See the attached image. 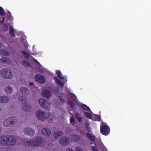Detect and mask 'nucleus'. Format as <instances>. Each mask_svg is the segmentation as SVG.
I'll list each match as a JSON object with an SVG mask.
<instances>
[{"instance_id":"obj_8","label":"nucleus","mask_w":151,"mask_h":151,"mask_svg":"<svg viewBox=\"0 0 151 151\" xmlns=\"http://www.w3.org/2000/svg\"><path fill=\"white\" fill-rule=\"evenodd\" d=\"M70 138L66 136L62 137L59 140L60 144L62 145H66L70 142Z\"/></svg>"},{"instance_id":"obj_31","label":"nucleus","mask_w":151,"mask_h":151,"mask_svg":"<svg viewBox=\"0 0 151 151\" xmlns=\"http://www.w3.org/2000/svg\"><path fill=\"white\" fill-rule=\"evenodd\" d=\"M0 14L1 16H4L5 15V11L4 9L1 6H0Z\"/></svg>"},{"instance_id":"obj_5","label":"nucleus","mask_w":151,"mask_h":151,"mask_svg":"<svg viewBox=\"0 0 151 151\" xmlns=\"http://www.w3.org/2000/svg\"><path fill=\"white\" fill-rule=\"evenodd\" d=\"M42 140L40 138H37L35 141H29L25 142L26 146L37 147L40 146L42 143Z\"/></svg>"},{"instance_id":"obj_17","label":"nucleus","mask_w":151,"mask_h":151,"mask_svg":"<svg viewBox=\"0 0 151 151\" xmlns=\"http://www.w3.org/2000/svg\"><path fill=\"white\" fill-rule=\"evenodd\" d=\"M9 101V98L6 96L0 97V103H6Z\"/></svg>"},{"instance_id":"obj_47","label":"nucleus","mask_w":151,"mask_h":151,"mask_svg":"<svg viewBox=\"0 0 151 151\" xmlns=\"http://www.w3.org/2000/svg\"><path fill=\"white\" fill-rule=\"evenodd\" d=\"M38 71H39V72H40V73H42V72H43V70H42V69H40V68H39V69Z\"/></svg>"},{"instance_id":"obj_19","label":"nucleus","mask_w":151,"mask_h":151,"mask_svg":"<svg viewBox=\"0 0 151 151\" xmlns=\"http://www.w3.org/2000/svg\"><path fill=\"white\" fill-rule=\"evenodd\" d=\"M0 53L4 55L9 56L10 55V53L8 51L4 49H0Z\"/></svg>"},{"instance_id":"obj_25","label":"nucleus","mask_w":151,"mask_h":151,"mask_svg":"<svg viewBox=\"0 0 151 151\" xmlns=\"http://www.w3.org/2000/svg\"><path fill=\"white\" fill-rule=\"evenodd\" d=\"M63 133L62 131H58L57 132H55L54 134V137L55 138H58L62 135Z\"/></svg>"},{"instance_id":"obj_30","label":"nucleus","mask_w":151,"mask_h":151,"mask_svg":"<svg viewBox=\"0 0 151 151\" xmlns=\"http://www.w3.org/2000/svg\"><path fill=\"white\" fill-rule=\"evenodd\" d=\"M86 129V130L89 132H90L91 131V130L89 127V123H86V124L85 125Z\"/></svg>"},{"instance_id":"obj_36","label":"nucleus","mask_w":151,"mask_h":151,"mask_svg":"<svg viewBox=\"0 0 151 151\" xmlns=\"http://www.w3.org/2000/svg\"><path fill=\"white\" fill-rule=\"evenodd\" d=\"M92 149L93 151H99L97 147L95 146L92 147Z\"/></svg>"},{"instance_id":"obj_6","label":"nucleus","mask_w":151,"mask_h":151,"mask_svg":"<svg viewBox=\"0 0 151 151\" xmlns=\"http://www.w3.org/2000/svg\"><path fill=\"white\" fill-rule=\"evenodd\" d=\"M110 130L109 127L106 124L101 125L100 127V132L103 135L107 136L110 132Z\"/></svg>"},{"instance_id":"obj_15","label":"nucleus","mask_w":151,"mask_h":151,"mask_svg":"<svg viewBox=\"0 0 151 151\" xmlns=\"http://www.w3.org/2000/svg\"><path fill=\"white\" fill-rule=\"evenodd\" d=\"M51 133V131L49 129L44 128L42 130V134L45 136H49L50 135Z\"/></svg>"},{"instance_id":"obj_32","label":"nucleus","mask_w":151,"mask_h":151,"mask_svg":"<svg viewBox=\"0 0 151 151\" xmlns=\"http://www.w3.org/2000/svg\"><path fill=\"white\" fill-rule=\"evenodd\" d=\"M61 95L62 96H59L60 100L63 103H64L65 102V100L64 98L63 97V96H65V94L63 93L61 94Z\"/></svg>"},{"instance_id":"obj_38","label":"nucleus","mask_w":151,"mask_h":151,"mask_svg":"<svg viewBox=\"0 0 151 151\" xmlns=\"http://www.w3.org/2000/svg\"><path fill=\"white\" fill-rule=\"evenodd\" d=\"M14 123H3V125L4 126H5L6 127H9V124L12 125Z\"/></svg>"},{"instance_id":"obj_22","label":"nucleus","mask_w":151,"mask_h":151,"mask_svg":"<svg viewBox=\"0 0 151 151\" xmlns=\"http://www.w3.org/2000/svg\"><path fill=\"white\" fill-rule=\"evenodd\" d=\"M86 135L89 139L92 141H94L95 140V137L90 133H87Z\"/></svg>"},{"instance_id":"obj_45","label":"nucleus","mask_w":151,"mask_h":151,"mask_svg":"<svg viewBox=\"0 0 151 151\" xmlns=\"http://www.w3.org/2000/svg\"><path fill=\"white\" fill-rule=\"evenodd\" d=\"M59 90V87H57L55 89V91L57 93H58V91Z\"/></svg>"},{"instance_id":"obj_7","label":"nucleus","mask_w":151,"mask_h":151,"mask_svg":"<svg viewBox=\"0 0 151 151\" xmlns=\"http://www.w3.org/2000/svg\"><path fill=\"white\" fill-rule=\"evenodd\" d=\"M38 102L42 108L46 110H49L50 109V104L45 99L43 98L40 99L39 100Z\"/></svg>"},{"instance_id":"obj_28","label":"nucleus","mask_w":151,"mask_h":151,"mask_svg":"<svg viewBox=\"0 0 151 151\" xmlns=\"http://www.w3.org/2000/svg\"><path fill=\"white\" fill-rule=\"evenodd\" d=\"M76 117L79 122H81L82 121V118L81 114L76 113Z\"/></svg>"},{"instance_id":"obj_20","label":"nucleus","mask_w":151,"mask_h":151,"mask_svg":"<svg viewBox=\"0 0 151 151\" xmlns=\"http://www.w3.org/2000/svg\"><path fill=\"white\" fill-rule=\"evenodd\" d=\"M68 103L71 108L74 109H76L77 106L75 103H73V101L69 100L68 101Z\"/></svg>"},{"instance_id":"obj_11","label":"nucleus","mask_w":151,"mask_h":151,"mask_svg":"<svg viewBox=\"0 0 151 151\" xmlns=\"http://www.w3.org/2000/svg\"><path fill=\"white\" fill-rule=\"evenodd\" d=\"M17 120V118L15 117H9L5 120L4 123H15Z\"/></svg>"},{"instance_id":"obj_33","label":"nucleus","mask_w":151,"mask_h":151,"mask_svg":"<svg viewBox=\"0 0 151 151\" xmlns=\"http://www.w3.org/2000/svg\"><path fill=\"white\" fill-rule=\"evenodd\" d=\"M8 29V25L6 24H4L3 26L2 29L4 31H7Z\"/></svg>"},{"instance_id":"obj_44","label":"nucleus","mask_w":151,"mask_h":151,"mask_svg":"<svg viewBox=\"0 0 151 151\" xmlns=\"http://www.w3.org/2000/svg\"><path fill=\"white\" fill-rule=\"evenodd\" d=\"M64 77V78L63 79H62V80H63V81L64 82H67V78L66 77Z\"/></svg>"},{"instance_id":"obj_34","label":"nucleus","mask_w":151,"mask_h":151,"mask_svg":"<svg viewBox=\"0 0 151 151\" xmlns=\"http://www.w3.org/2000/svg\"><path fill=\"white\" fill-rule=\"evenodd\" d=\"M85 114L87 117L90 119H92V116L91 115V114L88 112H86L85 113Z\"/></svg>"},{"instance_id":"obj_2","label":"nucleus","mask_w":151,"mask_h":151,"mask_svg":"<svg viewBox=\"0 0 151 151\" xmlns=\"http://www.w3.org/2000/svg\"><path fill=\"white\" fill-rule=\"evenodd\" d=\"M37 118L43 122L45 120H47L50 121L53 118V116L51 114L48 113L46 114L45 112L40 111H38L36 113Z\"/></svg>"},{"instance_id":"obj_12","label":"nucleus","mask_w":151,"mask_h":151,"mask_svg":"<svg viewBox=\"0 0 151 151\" xmlns=\"http://www.w3.org/2000/svg\"><path fill=\"white\" fill-rule=\"evenodd\" d=\"M42 94L45 97L47 98L51 96V92L49 90L45 89L42 91Z\"/></svg>"},{"instance_id":"obj_37","label":"nucleus","mask_w":151,"mask_h":151,"mask_svg":"<svg viewBox=\"0 0 151 151\" xmlns=\"http://www.w3.org/2000/svg\"><path fill=\"white\" fill-rule=\"evenodd\" d=\"M66 129V132H68V134H69L72 131V129L70 127H68Z\"/></svg>"},{"instance_id":"obj_52","label":"nucleus","mask_w":151,"mask_h":151,"mask_svg":"<svg viewBox=\"0 0 151 151\" xmlns=\"http://www.w3.org/2000/svg\"><path fill=\"white\" fill-rule=\"evenodd\" d=\"M101 123H104V122H101Z\"/></svg>"},{"instance_id":"obj_42","label":"nucleus","mask_w":151,"mask_h":151,"mask_svg":"<svg viewBox=\"0 0 151 151\" xmlns=\"http://www.w3.org/2000/svg\"><path fill=\"white\" fill-rule=\"evenodd\" d=\"M21 53L22 55H23L24 56H25L26 54V52L24 51H21Z\"/></svg>"},{"instance_id":"obj_49","label":"nucleus","mask_w":151,"mask_h":151,"mask_svg":"<svg viewBox=\"0 0 151 151\" xmlns=\"http://www.w3.org/2000/svg\"><path fill=\"white\" fill-rule=\"evenodd\" d=\"M8 13L9 14L10 16L11 15V14L9 11H8Z\"/></svg>"},{"instance_id":"obj_18","label":"nucleus","mask_w":151,"mask_h":151,"mask_svg":"<svg viewBox=\"0 0 151 151\" xmlns=\"http://www.w3.org/2000/svg\"><path fill=\"white\" fill-rule=\"evenodd\" d=\"M54 79L55 81V82L57 85L62 87H63L64 86V83L61 82L60 80L58 79L57 77H55L54 78Z\"/></svg>"},{"instance_id":"obj_16","label":"nucleus","mask_w":151,"mask_h":151,"mask_svg":"<svg viewBox=\"0 0 151 151\" xmlns=\"http://www.w3.org/2000/svg\"><path fill=\"white\" fill-rule=\"evenodd\" d=\"M20 89L21 92L26 95H27L29 93V90L26 87H22Z\"/></svg>"},{"instance_id":"obj_40","label":"nucleus","mask_w":151,"mask_h":151,"mask_svg":"<svg viewBox=\"0 0 151 151\" xmlns=\"http://www.w3.org/2000/svg\"><path fill=\"white\" fill-rule=\"evenodd\" d=\"M24 46L27 48H28V47L29 46V45L28 42H24Z\"/></svg>"},{"instance_id":"obj_13","label":"nucleus","mask_w":151,"mask_h":151,"mask_svg":"<svg viewBox=\"0 0 151 151\" xmlns=\"http://www.w3.org/2000/svg\"><path fill=\"white\" fill-rule=\"evenodd\" d=\"M0 60L3 63H6L8 64H10L12 63V61L10 59L5 57L2 58Z\"/></svg>"},{"instance_id":"obj_27","label":"nucleus","mask_w":151,"mask_h":151,"mask_svg":"<svg viewBox=\"0 0 151 151\" xmlns=\"http://www.w3.org/2000/svg\"><path fill=\"white\" fill-rule=\"evenodd\" d=\"M5 91L6 93L9 94L11 93L12 92L13 90L11 86H9L6 88L5 89Z\"/></svg>"},{"instance_id":"obj_23","label":"nucleus","mask_w":151,"mask_h":151,"mask_svg":"<svg viewBox=\"0 0 151 151\" xmlns=\"http://www.w3.org/2000/svg\"><path fill=\"white\" fill-rule=\"evenodd\" d=\"M81 106L83 109L87 111H90V112H92V111H91L89 108L86 105L84 104H82L81 105Z\"/></svg>"},{"instance_id":"obj_14","label":"nucleus","mask_w":151,"mask_h":151,"mask_svg":"<svg viewBox=\"0 0 151 151\" xmlns=\"http://www.w3.org/2000/svg\"><path fill=\"white\" fill-rule=\"evenodd\" d=\"M92 120L94 121L100 122L101 121V116L98 114H93L92 115Z\"/></svg>"},{"instance_id":"obj_51","label":"nucleus","mask_w":151,"mask_h":151,"mask_svg":"<svg viewBox=\"0 0 151 151\" xmlns=\"http://www.w3.org/2000/svg\"><path fill=\"white\" fill-rule=\"evenodd\" d=\"M35 62H37V63H39L38 62V61H37V60H35Z\"/></svg>"},{"instance_id":"obj_9","label":"nucleus","mask_w":151,"mask_h":151,"mask_svg":"<svg viewBox=\"0 0 151 151\" xmlns=\"http://www.w3.org/2000/svg\"><path fill=\"white\" fill-rule=\"evenodd\" d=\"M35 78L37 81L39 83L43 84L45 82V77L41 75H36L35 76Z\"/></svg>"},{"instance_id":"obj_43","label":"nucleus","mask_w":151,"mask_h":151,"mask_svg":"<svg viewBox=\"0 0 151 151\" xmlns=\"http://www.w3.org/2000/svg\"><path fill=\"white\" fill-rule=\"evenodd\" d=\"M66 151H74L71 148H68L66 150Z\"/></svg>"},{"instance_id":"obj_4","label":"nucleus","mask_w":151,"mask_h":151,"mask_svg":"<svg viewBox=\"0 0 151 151\" xmlns=\"http://www.w3.org/2000/svg\"><path fill=\"white\" fill-rule=\"evenodd\" d=\"M1 76L4 78L12 79L14 77L13 73L8 69H3L1 71Z\"/></svg>"},{"instance_id":"obj_35","label":"nucleus","mask_w":151,"mask_h":151,"mask_svg":"<svg viewBox=\"0 0 151 151\" xmlns=\"http://www.w3.org/2000/svg\"><path fill=\"white\" fill-rule=\"evenodd\" d=\"M76 151H83L82 148L80 146H77L76 149Z\"/></svg>"},{"instance_id":"obj_3","label":"nucleus","mask_w":151,"mask_h":151,"mask_svg":"<svg viewBox=\"0 0 151 151\" xmlns=\"http://www.w3.org/2000/svg\"><path fill=\"white\" fill-rule=\"evenodd\" d=\"M19 101L23 103L22 105V109L25 111H29L31 109V106L28 104L27 103V99L24 96H21L18 98Z\"/></svg>"},{"instance_id":"obj_50","label":"nucleus","mask_w":151,"mask_h":151,"mask_svg":"<svg viewBox=\"0 0 151 151\" xmlns=\"http://www.w3.org/2000/svg\"><path fill=\"white\" fill-rule=\"evenodd\" d=\"M2 47V45L1 43L0 42V48H1Z\"/></svg>"},{"instance_id":"obj_21","label":"nucleus","mask_w":151,"mask_h":151,"mask_svg":"<svg viewBox=\"0 0 151 151\" xmlns=\"http://www.w3.org/2000/svg\"><path fill=\"white\" fill-rule=\"evenodd\" d=\"M72 140L74 142L78 141L80 140V137L76 134H73L72 136Z\"/></svg>"},{"instance_id":"obj_1","label":"nucleus","mask_w":151,"mask_h":151,"mask_svg":"<svg viewBox=\"0 0 151 151\" xmlns=\"http://www.w3.org/2000/svg\"><path fill=\"white\" fill-rule=\"evenodd\" d=\"M16 140L14 137L3 135L0 136V145L12 146L14 145Z\"/></svg>"},{"instance_id":"obj_10","label":"nucleus","mask_w":151,"mask_h":151,"mask_svg":"<svg viewBox=\"0 0 151 151\" xmlns=\"http://www.w3.org/2000/svg\"><path fill=\"white\" fill-rule=\"evenodd\" d=\"M24 132L26 134H27L28 135L30 136H33L34 134L33 130L30 128H25L24 130Z\"/></svg>"},{"instance_id":"obj_46","label":"nucleus","mask_w":151,"mask_h":151,"mask_svg":"<svg viewBox=\"0 0 151 151\" xmlns=\"http://www.w3.org/2000/svg\"><path fill=\"white\" fill-rule=\"evenodd\" d=\"M34 85V83L32 82H30L29 83V85L30 86H33Z\"/></svg>"},{"instance_id":"obj_26","label":"nucleus","mask_w":151,"mask_h":151,"mask_svg":"<svg viewBox=\"0 0 151 151\" xmlns=\"http://www.w3.org/2000/svg\"><path fill=\"white\" fill-rule=\"evenodd\" d=\"M10 33L11 35L13 37H15V34L14 28L12 27L10 28Z\"/></svg>"},{"instance_id":"obj_48","label":"nucleus","mask_w":151,"mask_h":151,"mask_svg":"<svg viewBox=\"0 0 151 151\" xmlns=\"http://www.w3.org/2000/svg\"><path fill=\"white\" fill-rule=\"evenodd\" d=\"M3 19L1 21V23H2L4 22L5 20V18L4 17L2 18Z\"/></svg>"},{"instance_id":"obj_29","label":"nucleus","mask_w":151,"mask_h":151,"mask_svg":"<svg viewBox=\"0 0 151 151\" xmlns=\"http://www.w3.org/2000/svg\"><path fill=\"white\" fill-rule=\"evenodd\" d=\"M58 75V77L60 79H63L64 78V77L62 76L61 72L59 70H57L56 73Z\"/></svg>"},{"instance_id":"obj_24","label":"nucleus","mask_w":151,"mask_h":151,"mask_svg":"<svg viewBox=\"0 0 151 151\" xmlns=\"http://www.w3.org/2000/svg\"><path fill=\"white\" fill-rule=\"evenodd\" d=\"M22 65L25 67H29L31 66L30 64L28 62L24 60L22 62Z\"/></svg>"},{"instance_id":"obj_39","label":"nucleus","mask_w":151,"mask_h":151,"mask_svg":"<svg viewBox=\"0 0 151 151\" xmlns=\"http://www.w3.org/2000/svg\"><path fill=\"white\" fill-rule=\"evenodd\" d=\"M74 119L73 117H71L70 118V123H74Z\"/></svg>"},{"instance_id":"obj_41","label":"nucleus","mask_w":151,"mask_h":151,"mask_svg":"<svg viewBox=\"0 0 151 151\" xmlns=\"http://www.w3.org/2000/svg\"><path fill=\"white\" fill-rule=\"evenodd\" d=\"M24 56V58L25 59H28L29 57V55L28 54L26 53V54Z\"/></svg>"},{"instance_id":"obj_53","label":"nucleus","mask_w":151,"mask_h":151,"mask_svg":"<svg viewBox=\"0 0 151 151\" xmlns=\"http://www.w3.org/2000/svg\"><path fill=\"white\" fill-rule=\"evenodd\" d=\"M72 125H74V124H72Z\"/></svg>"}]
</instances>
